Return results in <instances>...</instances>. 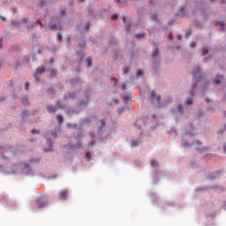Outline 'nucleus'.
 Masks as SVG:
<instances>
[{
  "label": "nucleus",
  "instance_id": "obj_2",
  "mask_svg": "<svg viewBox=\"0 0 226 226\" xmlns=\"http://www.w3.org/2000/svg\"><path fill=\"white\" fill-rule=\"evenodd\" d=\"M11 26H17V27H19V26H22V24H27V19L24 18L21 21H11Z\"/></svg>",
  "mask_w": 226,
  "mask_h": 226
},
{
  "label": "nucleus",
  "instance_id": "obj_21",
  "mask_svg": "<svg viewBox=\"0 0 226 226\" xmlns=\"http://www.w3.org/2000/svg\"><path fill=\"white\" fill-rule=\"evenodd\" d=\"M196 46H197V43H196L195 41H192V42L191 43V48H192V49H195Z\"/></svg>",
  "mask_w": 226,
  "mask_h": 226
},
{
  "label": "nucleus",
  "instance_id": "obj_40",
  "mask_svg": "<svg viewBox=\"0 0 226 226\" xmlns=\"http://www.w3.org/2000/svg\"><path fill=\"white\" fill-rule=\"evenodd\" d=\"M124 89H126V84L122 85V90L124 91Z\"/></svg>",
  "mask_w": 226,
  "mask_h": 226
},
{
  "label": "nucleus",
  "instance_id": "obj_39",
  "mask_svg": "<svg viewBox=\"0 0 226 226\" xmlns=\"http://www.w3.org/2000/svg\"><path fill=\"white\" fill-rule=\"evenodd\" d=\"M118 111H119V114H121L122 112H124V108L119 109Z\"/></svg>",
  "mask_w": 226,
  "mask_h": 226
},
{
  "label": "nucleus",
  "instance_id": "obj_38",
  "mask_svg": "<svg viewBox=\"0 0 226 226\" xmlns=\"http://www.w3.org/2000/svg\"><path fill=\"white\" fill-rule=\"evenodd\" d=\"M122 19H123L124 24H126V17L123 16Z\"/></svg>",
  "mask_w": 226,
  "mask_h": 226
},
{
  "label": "nucleus",
  "instance_id": "obj_34",
  "mask_svg": "<svg viewBox=\"0 0 226 226\" xmlns=\"http://www.w3.org/2000/svg\"><path fill=\"white\" fill-rule=\"evenodd\" d=\"M117 17H119L117 14H114V15L112 16L113 20H116V19H117Z\"/></svg>",
  "mask_w": 226,
  "mask_h": 226
},
{
  "label": "nucleus",
  "instance_id": "obj_45",
  "mask_svg": "<svg viewBox=\"0 0 226 226\" xmlns=\"http://www.w3.org/2000/svg\"><path fill=\"white\" fill-rule=\"evenodd\" d=\"M90 146H94V140H92V141L90 142Z\"/></svg>",
  "mask_w": 226,
  "mask_h": 226
},
{
  "label": "nucleus",
  "instance_id": "obj_59",
  "mask_svg": "<svg viewBox=\"0 0 226 226\" xmlns=\"http://www.w3.org/2000/svg\"><path fill=\"white\" fill-rule=\"evenodd\" d=\"M210 1H212V2H213V1H215V0H210Z\"/></svg>",
  "mask_w": 226,
  "mask_h": 226
},
{
  "label": "nucleus",
  "instance_id": "obj_19",
  "mask_svg": "<svg viewBox=\"0 0 226 226\" xmlns=\"http://www.w3.org/2000/svg\"><path fill=\"white\" fill-rule=\"evenodd\" d=\"M207 52H208L207 49L204 48L202 50V55L206 56L207 54Z\"/></svg>",
  "mask_w": 226,
  "mask_h": 226
},
{
  "label": "nucleus",
  "instance_id": "obj_56",
  "mask_svg": "<svg viewBox=\"0 0 226 226\" xmlns=\"http://www.w3.org/2000/svg\"><path fill=\"white\" fill-rule=\"evenodd\" d=\"M224 151H225V153H226V146L224 145Z\"/></svg>",
  "mask_w": 226,
  "mask_h": 226
},
{
  "label": "nucleus",
  "instance_id": "obj_50",
  "mask_svg": "<svg viewBox=\"0 0 226 226\" xmlns=\"http://www.w3.org/2000/svg\"><path fill=\"white\" fill-rule=\"evenodd\" d=\"M78 3H84V0H78Z\"/></svg>",
  "mask_w": 226,
  "mask_h": 226
},
{
  "label": "nucleus",
  "instance_id": "obj_18",
  "mask_svg": "<svg viewBox=\"0 0 226 226\" xmlns=\"http://www.w3.org/2000/svg\"><path fill=\"white\" fill-rule=\"evenodd\" d=\"M50 77H56V71L54 69L50 71Z\"/></svg>",
  "mask_w": 226,
  "mask_h": 226
},
{
  "label": "nucleus",
  "instance_id": "obj_42",
  "mask_svg": "<svg viewBox=\"0 0 226 226\" xmlns=\"http://www.w3.org/2000/svg\"><path fill=\"white\" fill-rule=\"evenodd\" d=\"M101 123H102V126H105V120H102Z\"/></svg>",
  "mask_w": 226,
  "mask_h": 226
},
{
  "label": "nucleus",
  "instance_id": "obj_10",
  "mask_svg": "<svg viewBox=\"0 0 226 226\" xmlns=\"http://www.w3.org/2000/svg\"><path fill=\"white\" fill-rule=\"evenodd\" d=\"M152 56L154 58L156 57V56H158V47H155V49L153 52Z\"/></svg>",
  "mask_w": 226,
  "mask_h": 226
},
{
  "label": "nucleus",
  "instance_id": "obj_8",
  "mask_svg": "<svg viewBox=\"0 0 226 226\" xmlns=\"http://www.w3.org/2000/svg\"><path fill=\"white\" fill-rule=\"evenodd\" d=\"M219 26H221V29L222 31H225V22L223 21H218Z\"/></svg>",
  "mask_w": 226,
  "mask_h": 226
},
{
  "label": "nucleus",
  "instance_id": "obj_36",
  "mask_svg": "<svg viewBox=\"0 0 226 226\" xmlns=\"http://www.w3.org/2000/svg\"><path fill=\"white\" fill-rule=\"evenodd\" d=\"M190 34H192V31H191V30H188V31L186 32V36L189 37Z\"/></svg>",
  "mask_w": 226,
  "mask_h": 226
},
{
  "label": "nucleus",
  "instance_id": "obj_1",
  "mask_svg": "<svg viewBox=\"0 0 226 226\" xmlns=\"http://www.w3.org/2000/svg\"><path fill=\"white\" fill-rule=\"evenodd\" d=\"M58 197L61 200H66L68 199V190L64 189L58 192Z\"/></svg>",
  "mask_w": 226,
  "mask_h": 226
},
{
  "label": "nucleus",
  "instance_id": "obj_22",
  "mask_svg": "<svg viewBox=\"0 0 226 226\" xmlns=\"http://www.w3.org/2000/svg\"><path fill=\"white\" fill-rule=\"evenodd\" d=\"M155 100H156V103L160 105V102L162 101V99L160 98V95H158Z\"/></svg>",
  "mask_w": 226,
  "mask_h": 226
},
{
  "label": "nucleus",
  "instance_id": "obj_28",
  "mask_svg": "<svg viewBox=\"0 0 226 226\" xmlns=\"http://www.w3.org/2000/svg\"><path fill=\"white\" fill-rule=\"evenodd\" d=\"M57 40H59V41H61V40H63V35H61V34H58Z\"/></svg>",
  "mask_w": 226,
  "mask_h": 226
},
{
  "label": "nucleus",
  "instance_id": "obj_51",
  "mask_svg": "<svg viewBox=\"0 0 226 226\" xmlns=\"http://www.w3.org/2000/svg\"><path fill=\"white\" fill-rule=\"evenodd\" d=\"M48 91H49V93H53L54 92V90H52V89H49Z\"/></svg>",
  "mask_w": 226,
  "mask_h": 226
},
{
  "label": "nucleus",
  "instance_id": "obj_55",
  "mask_svg": "<svg viewBox=\"0 0 226 226\" xmlns=\"http://www.w3.org/2000/svg\"><path fill=\"white\" fill-rule=\"evenodd\" d=\"M4 100V98H0V102H3Z\"/></svg>",
  "mask_w": 226,
  "mask_h": 226
},
{
  "label": "nucleus",
  "instance_id": "obj_48",
  "mask_svg": "<svg viewBox=\"0 0 226 226\" xmlns=\"http://www.w3.org/2000/svg\"><path fill=\"white\" fill-rule=\"evenodd\" d=\"M177 40H181V35L177 36Z\"/></svg>",
  "mask_w": 226,
  "mask_h": 226
},
{
  "label": "nucleus",
  "instance_id": "obj_30",
  "mask_svg": "<svg viewBox=\"0 0 226 226\" xmlns=\"http://www.w3.org/2000/svg\"><path fill=\"white\" fill-rule=\"evenodd\" d=\"M35 133H40L38 130H32V134L34 135Z\"/></svg>",
  "mask_w": 226,
  "mask_h": 226
},
{
  "label": "nucleus",
  "instance_id": "obj_58",
  "mask_svg": "<svg viewBox=\"0 0 226 226\" xmlns=\"http://www.w3.org/2000/svg\"><path fill=\"white\" fill-rule=\"evenodd\" d=\"M220 79H223V77L221 76Z\"/></svg>",
  "mask_w": 226,
  "mask_h": 226
},
{
  "label": "nucleus",
  "instance_id": "obj_47",
  "mask_svg": "<svg viewBox=\"0 0 226 226\" xmlns=\"http://www.w3.org/2000/svg\"><path fill=\"white\" fill-rule=\"evenodd\" d=\"M86 28H87V29H89V23L87 24Z\"/></svg>",
  "mask_w": 226,
  "mask_h": 226
},
{
  "label": "nucleus",
  "instance_id": "obj_7",
  "mask_svg": "<svg viewBox=\"0 0 226 226\" xmlns=\"http://www.w3.org/2000/svg\"><path fill=\"white\" fill-rule=\"evenodd\" d=\"M69 147H71V149H75V147L79 149V147H80V143H78L77 145L69 144Z\"/></svg>",
  "mask_w": 226,
  "mask_h": 226
},
{
  "label": "nucleus",
  "instance_id": "obj_31",
  "mask_svg": "<svg viewBox=\"0 0 226 226\" xmlns=\"http://www.w3.org/2000/svg\"><path fill=\"white\" fill-rule=\"evenodd\" d=\"M137 38H144V33H141L137 35Z\"/></svg>",
  "mask_w": 226,
  "mask_h": 226
},
{
  "label": "nucleus",
  "instance_id": "obj_43",
  "mask_svg": "<svg viewBox=\"0 0 226 226\" xmlns=\"http://www.w3.org/2000/svg\"><path fill=\"white\" fill-rule=\"evenodd\" d=\"M3 47V39H0V48Z\"/></svg>",
  "mask_w": 226,
  "mask_h": 226
},
{
  "label": "nucleus",
  "instance_id": "obj_53",
  "mask_svg": "<svg viewBox=\"0 0 226 226\" xmlns=\"http://www.w3.org/2000/svg\"><path fill=\"white\" fill-rule=\"evenodd\" d=\"M56 107H60V106H59V102H56Z\"/></svg>",
  "mask_w": 226,
  "mask_h": 226
},
{
  "label": "nucleus",
  "instance_id": "obj_3",
  "mask_svg": "<svg viewBox=\"0 0 226 226\" xmlns=\"http://www.w3.org/2000/svg\"><path fill=\"white\" fill-rule=\"evenodd\" d=\"M35 204H36L37 207H45V206H47V201H45L42 199H38L35 201Z\"/></svg>",
  "mask_w": 226,
  "mask_h": 226
},
{
  "label": "nucleus",
  "instance_id": "obj_32",
  "mask_svg": "<svg viewBox=\"0 0 226 226\" xmlns=\"http://www.w3.org/2000/svg\"><path fill=\"white\" fill-rule=\"evenodd\" d=\"M79 82H80V80H79V79L72 80V85H73V84H77V83H79Z\"/></svg>",
  "mask_w": 226,
  "mask_h": 226
},
{
  "label": "nucleus",
  "instance_id": "obj_9",
  "mask_svg": "<svg viewBox=\"0 0 226 226\" xmlns=\"http://www.w3.org/2000/svg\"><path fill=\"white\" fill-rule=\"evenodd\" d=\"M151 167H158V162L155 160L151 161Z\"/></svg>",
  "mask_w": 226,
  "mask_h": 226
},
{
  "label": "nucleus",
  "instance_id": "obj_49",
  "mask_svg": "<svg viewBox=\"0 0 226 226\" xmlns=\"http://www.w3.org/2000/svg\"><path fill=\"white\" fill-rule=\"evenodd\" d=\"M67 128H72V124H68Z\"/></svg>",
  "mask_w": 226,
  "mask_h": 226
},
{
  "label": "nucleus",
  "instance_id": "obj_25",
  "mask_svg": "<svg viewBox=\"0 0 226 226\" xmlns=\"http://www.w3.org/2000/svg\"><path fill=\"white\" fill-rule=\"evenodd\" d=\"M156 19H158V15L157 14H153L152 15V20H156Z\"/></svg>",
  "mask_w": 226,
  "mask_h": 226
},
{
  "label": "nucleus",
  "instance_id": "obj_4",
  "mask_svg": "<svg viewBox=\"0 0 226 226\" xmlns=\"http://www.w3.org/2000/svg\"><path fill=\"white\" fill-rule=\"evenodd\" d=\"M192 75L194 79H197L200 75V68H196V70L193 71Z\"/></svg>",
  "mask_w": 226,
  "mask_h": 226
},
{
  "label": "nucleus",
  "instance_id": "obj_20",
  "mask_svg": "<svg viewBox=\"0 0 226 226\" xmlns=\"http://www.w3.org/2000/svg\"><path fill=\"white\" fill-rule=\"evenodd\" d=\"M182 146H183V147H188V142H186V141H182Z\"/></svg>",
  "mask_w": 226,
  "mask_h": 226
},
{
  "label": "nucleus",
  "instance_id": "obj_35",
  "mask_svg": "<svg viewBox=\"0 0 226 226\" xmlns=\"http://www.w3.org/2000/svg\"><path fill=\"white\" fill-rule=\"evenodd\" d=\"M125 29H126L127 33H130V25H127V26H125Z\"/></svg>",
  "mask_w": 226,
  "mask_h": 226
},
{
  "label": "nucleus",
  "instance_id": "obj_52",
  "mask_svg": "<svg viewBox=\"0 0 226 226\" xmlns=\"http://www.w3.org/2000/svg\"><path fill=\"white\" fill-rule=\"evenodd\" d=\"M196 144H198L199 146H200V141H196Z\"/></svg>",
  "mask_w": 226,
  "mask_h": 226
},
{
  "label": "nucleus",
  "instance_id": "obj_27",
  "mask_svg": "<svg viewBox=\"0 0 226 226\" xmlns=\"http://www.w3.org/2000/svg\"><path fill=\"white\" fill-rule=\"evenodd\" d=\"M124 102H128V100H130V96L129 95H124Z\"/></svg>",
  "mask_w": 226,
  "mask_h": 226
},
{
  "label": "nucleus",
  "instance_id": "obj_41",
  "mask_svg": "<svg viewBox=\"0 0 226 226\" xmlns=\"http://www.w3.org/2000/svg\"><path fill=\"white\" fill-rule=\"evenodd\" d=\"M37 24H39L41 27H43V25L41 24V22H40V20H37Z\"/></svg>",
  "mask_w": 226,
  "mask_h": 226
},
{
  "label": "nucleus",
  "instance_id": "obj_15",
  "mask_svg": "<svg viewBox=\"0 0 226 226\" xmlns=\"http://www.w3.org/2000/svg\"><path fill=\"white\" fill-rule=\"evenodd\" d=\"M91 58H87V68H90V66H91Z\"/></svg>",
  "mask_w": 226,
  "mask_h": 226
},
{
  "label": "nucleus",
  "instance_id": "obj_17",
  "mask_svg": "<svg viewBox=\"0 0 226 226\" xmlns=\"http://www.w3.org/2000/svg\"><path fill=\"white\" fill-rule=\"evenodd\" d=\"M139 145V141L137 140H134L132 142V147H135V146H138Z\"/></svg>",
  "mask_w": 226,
  "mask_h": 226
},
{
  "label": "nucleus",
  "instance_id": "obj_26",
  "mask_svg": "<svg viewBox=\"0 0 226 226\" xmlns=\"http://www.w3.org/2000/svg\"><path fill=\"white\" fill-rule=\"evenodd\" d=\"M111 80L115 86L117 84V79L116 78H112Z\"/></svg>",
  "mask_w": 226,
  "mask_h": 226
},
{
  "label": "nucleus",
  "instance_id": "obj_44",
  "mask_svg": "<svg viewBox=\"0 0 226 226\" xmlns=\"http://www.w3.org/2000/svg\"><path fill=\"white\" fill-rule=\"evenodd\" d=\"M215 84H220V79H215Z\"/></svg>",
  "mask_w": 226,
  "mask_h": 226
},
{
  "label": "nucleus",
  "instance_id": "obj_6",
  "mask_svg": "<svg viewBox=\"0 0 226 226\" xmlns=\"http://www.w3.org/2000/svg\"><path fill=\"white\" fill-rule=\"evenodd\" d=\"M47 110L49 111V112H56V110H57V107H54V106H51V105H49L48 107H47Z\"/></svg>",
  "mask_w": 226,
  "mask_h": 226
},
{
  "label": "nucleus",
  "instance_id": "obj_37",
  "mask_svg": "<svg viewBox=\"0 0 226 226\" xmlns=\"http://www.w3.org/2000/svg\"><path fill=\"white\" fill-rule=\"evenodd\" d=\"M86 156H87V160H89L91 158V154H89V152L87 153Z\"/></svg>",
  "mask_w": 226,
  "mask_h": 226
},
{
  "label": "nucleus",
  "instance_id": "obj_12",
  "mask_svg": "<svg viewBox=\"0 0 226 226\" xmlns=\"http://www.w3.org/2000/svg\"><path fill=\"white\" fill-rule=\"evenodd\" d=\"M57 121H58L59 124H61V123H63V121H64L63 116L58 115L57 116Z\"/></svg>",
  "mask_w": 226,
  "mask_h": 226
},
{
  "label": "nucleus",
  "instance_id": "obj_14",
  "mask_svg": "<svg viewBox=\"0 0 226 226\" xmlns=\"http://www.w3.org/2000/svg\"><path fill=\"white\" fill-rule=\"evenodd\" d=\"M43 72H45V69L43 67H38L37 68V72L43 73Z\"/></svg>",
  "mask_w": 226,
  "mask_h": 226
},
{
  "label": "nucleus",
  "instance_id": "obj_16",
  "mask_svg": "<svg viewBox=\"0 0 226 226\" xmlns=\"http://www.w3.org/2000/svg\"><path fill=\"white\" fill-rule=\"evenodd\" d=\"M142 70H138L136 76L137 77H142Z\"/></svg>",
  "mask_w": 226,
  "mask_h": 226
},
{
  "label": "nucleus",
  "instance_id": "obj_54",
  "mask_svg": "<svg viewBox=\"0 0 226 226\" xmlns=\"http://www.w3.org/2000/svg\"><path fill=\"white\" fill-rule=\"evenodd\" d=\"M35 79H36V82H38L39 79H38V77H37V76H35Z\"/></svg>",
  "mask_w": 226,
  "mask_h": 226
},
{
  "label": "nucleus",
  "instance_id": "obj_13",
  "mask_svg": "<svg viewBox=\"0 0 226 226\" xmlns=\"http://www.w3.org/2000/svg\"><path fill=\"white\" fill-rule=\"evenodd\" d=\"M154 96H156V93H154V90L151 92V100L152 102H154Z\"/></svg>",
  "mask_w": 226,
  "mask_h": 226
},
{
  "label": "nucleus",
  "instance_id": "obj_57",
  "mask_svg": "<svg viewBox=\"0 0 226 226\" xmlns=\"http://www.w3.org/2000/svg\"><path fill=\"white\" fill-rule=\"evenodd\" d=\"M62 15H64V11H62Z\"/></svg>",
  "mask_w": 226,
  "mask_h": 226
},
{
  "label": "nucleus",
  "instance_id": "obj_23",
  "mask_svg": "<svg viewBox=\"0 0 226 226\" xmlns=\"http://www.w3.org/2000/svg\"><path fill=\"white\" fill-rule=\"evenodd\" d=\"M22 103L24 104V105H27V98H24V99H22Z\"/></svg>",
  "mask_w": 226,
  "mask_h": 226
},
{
  "label": "nucleus",
  "instance_id": "obj_33",
  "mask_svg": "<svg viewBox=\"0 0 226 226\" xmlns=\"http://www.w3.org/2000/svg\"><path fill=\"white\" fill-rule=\"evenodd\" d=\"M25 89H29V82L25 83Z\"/></svg>",
  "mask_w": 226,
  "mask_h": 226
},
{
  "label": "nucleus",
  "instance_id": "obj_46",
  "mask_svg": "<svg viewBox=\"0 0 226 226\" xmlns=\"http://www.w3.org/2000/svg\"><path fill=\"white\" fill-rule=\"evenodd\" d=\"M169 39L172 40V34H169Z\"/></svg>",
  "mask_w": 226,
  "mask_h": 226
},
{
  "label": "nucleus",
  "instance_id": "obj_29",
  "mask_svg": "<svg viewBox=\"0 0 226 226\" xmlns=\"http://www.w3.org/2000/svg\"><path fill=\"white\" fill-rule=\"evenodd\" d=\"M128 72H130V69H128V67H125L124 69V73L126 74V73H128Z\"/></svg>",
  "mask_w": 226,
  "mask_h": 226
},
{
  "label": "nucleus",
  "instance_id": "obj_5",
  "mask_svg": "<svg viewBox=\"0 0 226 226\" xmlns=\"http://www.w3.org/2000/svg\"><path fill=\"white\" fill-rule=\"evenodd\" d=\"M50 29H52V30L55 29L56 31L61 29V23H57L56 25H51Z\"/></svg>",
  "mask_w": 226,
  "mask_h": 226
},
{
  "label": "nucleus",
  "instance_id": "obj_11",
  "mask_svg": "<svg viewBox=\"0 0 226 226\" xmlns=\"http://www.w3.org/2000/svg\"><path fill=\"white\" fill-rule=\"evenodd\" d=\"M186 105H192V103H193V99L192 98H188L185 102Z\"/></svg>",
  "mask_w": 226,
  "mask_h": 226
},
{
  "label": "nucleus",
  "instance_id": "obj_24",
  "mask_svg": "<svg viewBox=\"0 0 226 226\" xmlns=\"http://www.w3.org/2000/svg\"><path fill=\"white\" fill-rule=\"evenodd\" d=\"M177 110H178L179 112H182V111H183V106H182L181 104H179V105L177 106Z\"/></svg>",
  "mask_w": 226,
  "mask_h": 226
}]
</instances>
